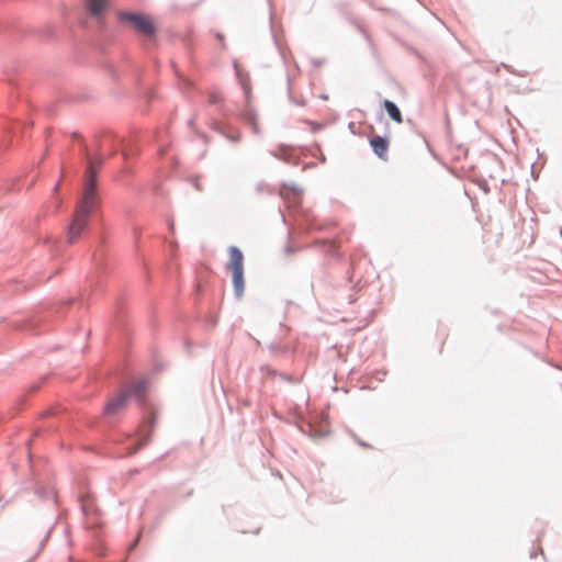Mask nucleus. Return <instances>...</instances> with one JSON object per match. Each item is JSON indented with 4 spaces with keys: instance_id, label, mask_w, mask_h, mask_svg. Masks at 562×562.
I'll list each match as a JSON object with an SVG mask.
<instances>
[{
    "instance_id": "nucleus-1",
    "label": "nucleus",
    "mask_w": 562,
    "mask_h": 562,
    "mask_svg": "<svg viewBox=\"0 0 562 562\" xmlns=\"http://www.w3.org/2000/svg\"><path fill=\"white\" fill-rule=\"evenodd\" d=\"M124 145V139L112 133H104L98 140V153L91 155L88 147L82 144V156L87 161L85 176L82 180L81 194L77 201L76 210L70 223L67 226V241L72 245L88 229L90 216L95 213L101 200L98 193V175L103 164L102 150H109V156H114Z\"/></svg>"
},
{
    "instance_id": "nucleus-2",
    "label": "nucleus",
    "mask_w": 562,
    "mask_h": 562,
    "mask_svg": "<svg viewBox=\"0 0 562 562\" xmlns=\"http://www.w3.org/2000/svg\"><path fill=\"white\" fill-rule=\"evenodd\" d=\"M116 18L122 26L132 30L147 48L155 45L158 36V27L147 14L137 11L121 10L117 11Z\"/></svg>"
},
{
    "instance_id": "nucleus-3",
    "label": "nucleus",
    "mask_w": 562,
    "mask_h": 562,
    "mask_svg": "<svg viewBox=\"0 0 562 562\" xmlns=\"http://www.w3.org/2000/svg\"><path fill=\"white\" fill-rule=\"evenodd\" d=\"M347 274V281L344 285L335 284L333 289H322L321 296L340 306L353 304L358 299L357 293L360 291L361 286L358 282H352V269H349Z\"/></svg>"
},
{
    "instance_id": "nucleus-4",
    "label": "nucleus",
    "mask_w": 562,
    "mask_h": 562,
    "mask_svg": "<svg viewBox=\"0 0 562 562\" xmlns=\"http://www.w3.org/2000/svg\"><path fill=\"white\" fill-rule=\"evenodd\" d=\"M76 299L71 297L67 301H60L53 305H50L48 308L38 312L36 315H34L31 318L23 319L20 323L15 324V327L19 329L30 330L35 335L41 334L40 326L46 324L50 319L59 316L66 306L71 305Z\"/></svg>"
},
{
    "instance_id": "nucleus-5",
    "label": "nucleus",
    "mask_w": 562,
    "mask_h": 562,
    "mask_svg": "<svg viewBox=\"0 0 562 562\" xmlns=\"http://www.w3.org/2000/svg\"><path fill=\"white\" fill-rule=\"evenodd\" d=\"M228 256L226 269L232 272L234 296L236 300H240L245 292L244 255L237 246H231L228 248Z\"/></svg>"
},
{
    "instance_id": "nucleus-6",
    "label": "nucleus",
    "mask_w": 562,
    "mask_h": 562,
    "mask_svg": "<svg viewBox=\"0 0 562 562\" xmlns=\"http://www.w3.org/2000/svg\"><path fill=\"white\" fill-rule=\"evenodd\" d=\"M157 416L150 412L145 418L139 428L140 440L130 451L131 454L136 453L142 447L149 442L154 427L156 425Z\"/></svg>"
},
{
    "instance_id": "nucleus-7",
    "label": "nucleus",
    "mask_w": 562,
    "mask_h": 562,
    "mask_svg": "<svg viewBox=\"0 0 562 562\" xmlns=\"http://www.w3.org/2000/svg\"><path fill=\"white\" fill-rule=\"evenodd\" d=\"M147 390V380L145 378L137 379L125 387L124 391H122L123 394L127 395V400L135 398L139 405L145 406L146 405V398L145 393Z\"/></svg>"
},
{
    "instance_id": "nucleus-8",
    "label": "nucleus",
    "mask_w": 562,
    "mask_h": 562,
    "mask_svg": "<svg viewBox=\"0 0 562 562\" xmlns=\"http://www.w3.org/2000/svg\"><path fill=\"white\" fill-rule=\"evenodd\" d=\"M85 5L88 14L95 19L97 23L104 27V15L109 8L108 0H85Z\"/></svg>"
},
{
    "instance_id": "nucleus-9",
    "label": "nucleus",
    "mask_w": 562,
    "mask_h": 562,
    "mask_svg": "<svg viewBox=\"0 0 562 562\" xmlns=\"http://www.w3.org/2000/svg\"><path fill=\"white\" fill-rule=\"evenodd\" d=\"M370 147L374 155L382 160H387V150L390 146V137L387 134H373L369 138Z\"/></svg>"
},
{
    "instance_id": "nucleus-10",
    "label": "nucleus",
    "mask_w": 562,
    "mask_h": 562,
    "mask_svg": "<svg viewBox=\"0 0 562 562\" xmlns=\"http://www.w3.org/2000/svg\"><path fill=\"white\" fill-rule=\"evenodd\" d=\"M311 286L315 295L321 296L322 289H333L335 284L331 282L329 274L319 267L313 274Z\"/></svg>"
},
{
    "instance_id": "nucleus-11",
    "label": "nucleus",
    "mask_w": 562,
    "mask_h": 562,
    "mask_svg": "<svg viewBox=\"0 0 562 562\" xmlns=\"http://www.w3.org/2000/svg\"><path fill=\"white\" fill-rule=\"evenodd\" d=\"M271 155L281 161L293 166H297L300 164V158L294 154V147L286 144H280L276 150L271 151Z\"/></svg>"
},
{
    "instance_id": "nucleus-12",
    "label": "nucleus",
    "mask_w": 562,
    "mask_h": 562,
    "mask_svg": "<svg viewBox=\"0 0 562 562\" xmlns=\"http://www.w3.org/2000/svg\"><path fill=\"white\" fill-rule=\"evenodd\" d=\"M127 395L122 392L110 400L103 408V415L105 417H112L120 414L127 405Z\"/></svg>"
},
{
    "instance_id": "nucleus-13",
    "label": "nucleus",
    "mask_w": 562,
    "mask_h": 562,
    "mask_svg": "<svg viewBox=\"0 0 562 562\" xmlns=\"http://www.w3.org/2000/svg\"><path fill=\"white\" fill-rule=\"evenodd\" d=\"M105 239L104 236H99L98 248L92 254V262L98 270H102L104 268L105 260V250H104Z\"/></svg>"
},
{
    "instance_id": "nucleus-14",
    "label": "nucleus",
    "mask_w": 562,
    "mask_h": 562,
    "mask_svg": "<svg viewBox=\"0 0 562 562\" xmlns=\"http://www.w3.org/2000/svg\"><path fill=\"white\" fill-rule=\"evenodd\" d=\"M382 105H383V109L385 110V112L387 113L389 117L392 121H394L396 123H402L403 122L402 112H401L400 108L397 106V104L394 101L385 99L382 102Z\"/></svg>"
},
{
    "instance_id": "nucleus-15",
    "label": "nucleus",
    "mask_w": 562,
    "mask_h": 562,
    "mask_svg": "<svg viewBox=\"0 0 562 562\" xmlns=\"http://www.w3.org/2000/svg\"><path fill=\"white\" fill-rule=\"evenodd\" d=\"M137 137L136 135L132 137L128 144L122 145V156L125 160H127L132 155H139L140 149L137 146Z\"/></svg>"
},
{
    "instance_id": "nucleus-16",
    "label": "nucleus",
    "mask_w": 562,
    "mask_h": 562,
    "mask_svg": "<svg viewBox=\"0 0 562 562\" xmlns=\"http://www.w3.org/2000/svg\"><path fill=\"white\" fill-rule=\"evenodd\" d=\"M234 70H235L236 78L238 79V81L241 86V89L245 93L246 99L249 100L251 97L250 86L244 80V78L241 76V70L239 68L237 60H234Z\"/></svg>"
},
{
    "instance_id": "nucleus-17",
    "label": "nucleus",
    "mask_w": 562,
    "mask_h": 562,
    "mask_svg": "<svg viewBox=\"0 0 562 562\" xmlns=\"http://www.w3.org/2000/svg\"><path fill=\"white\" fill-rule=\"evenodd\" d=\"M212 128L217 132L218 134L223 135L227 140H229L233 144H237L240 140V137L238 134L227 133L224 131V128L221 126V124L216 121L213 122Z\"/></svg>"
},
{
    "instance_id": "nucleus-18",
    "label": "nucleus",
    "mask_w": 562,
    "mask_h": 562,
    "mask_svg": "<svg viewBox=\"0 0 562 562\" xmlns=\"http://www.w3.org/2000/svg\"><path fill=\"white\" fill-rule=\"evenodd\" d=\"M35 493L36 495L42 499V501H45V502H48V501H53L54 503H56V493L55 491L48 488V487H44V486H38L36 490H35Z\"/></svg>"
},
{
    "instance_id": "nucleus-19",
    "label": "nucleus",
    "mask_w": 562,
    "mask_h": 562,
    "mask_svg": "<svg viewBox=\"0 0 562 562\" xmlns=\"http://www.w3.org/2000/svg\"><path fill=\"white\" fill-rule=\"evenodd\" d=\"M54 529V524L50 525L46 532H45V536L41 539V541L38 542L37 547H36V550L34 551V553L32 554L30 561L34 560L38 554L40 552L43 550V548L45 547V543L46 541L48 540L50 533H52V530Z\"/></svg>"
},
{
    "instance_id": "nucleus-20",
    "label": "nucleus",
    "mask_w": 562,
    "mask_h": 562,
    "mask_svg": "<svg viewBox=\"0 0 562 562\" xmlns=\"http://www.w3.org/2000/svg\"><path fill=\"white\" fill-rule=\"evenodd\" d=\"M46 243L49 246V251L54 256L58 255L61 251L63 247L65 246V243H63L61 240L53 241V240L47 239Z\"/></svg>"
},
{
    "instance_id": "nucleus-21",
    "label": "nucleus",
    "mask_w": 562,
    "mask_h": 562,
    "mask_svg": "<svg viewBox=\"0 0 562 562\" xmlns=\"http://www.w3.org/2000/svg\"><path fill=\"white\" fill-rule=\"evenodd\" d=\"M286 82H288V97H289V101L295 105H299V106H305V101L303 99H295L293 95H292V92H291V79H290V76L286 75Z\"/></svg>"
},
{
    "instance_id": "nucleus-22",
    "label": "nucleus",
    "mask_w": 562,
    "mask_h": 562,
    "mask_svg": "<svg viewBox=\"0 0 562 562\" xmlns=\"http://www.w3.org/2000/svg\"><path fill=\"white\" fill-rule=\"evenodd\" d=\"M241 117L247 124H255L257 122V115L254 110L246 109L241 112Z\"/></svg>"
},
{
    "instance_id": "nucleus-23",
    "label": "nucleus",
    "mask_w": 562,
    "mask_h": 562,
    "mask_svg": "<svg viewBox=\"0 0 562 562\" xmlns=\"http://www.w3.org/2000/svg\"><path fill=\"white\" fill-rule=\"evenodd\" d=\"M155 140L158 143L159 147H158V154L160 156L165 155V153L167 151V147L164 145L162 143V138H161V134L160 133H156L155 134Z\"/></svg>"
},
{
    "instance_id": "nucleus-24",
    "label": "nucleus",
    "mask_w": 562,
    "mask_h": 562,
    "mask_svg": "<svg viewBox=\"0 0 562 562\" xmlns=\"http://www.w3.org/2000/svg\"><path fill=\"white\" fill-rule=\"evenodd\" d=\"M260 371L263 375H267V376H277L279 375V372L274 369H272L271 367L269 366H261L260 367Z\"/></svg>"
},
{
    "instance_id": "nucleus-25",
    "label": "nucleus",
    "mask_w": 562,
    "mask_h": 562,
    "mask_svg": "<svg viewBox=\"0 0 562 562\" xmlns=\"http://www.w3.org/2000/svg\"><path fill=\"white\" fill-rule=\"evenodd\" d=\"M46 379L47 376H43L40 382H34L30 384L29 387L25 390V393H33L40 390L42 383H44Z\"/></svg>"
},
{
    "instance_id": "nucleus-26",
    "label": "nucleus",
    "mask_w": 562,
    "mask_h": 562,
    "mask_svg": "<svg viewBox=\"0 0 562 562\" xmlns=\"http://www.w3.org/2000/svg\"><path fill=\"white\" fill-rule=\"evenodd\" d=\"M282 188H283V189H289V190H291V191H292V192H294V193H301V192H302V189H300L299 187H296V186H295V184H293V183H292V184H290V183H285V182H284V183L282 184Z\"/></svg>"
},
{
    "instance_id": "nucleus-27",
    "label": "nucleus",
    "mask_w": 562,
    "mask_h": 562,
    "mask_svg": "<svg viewBox=\"0 0 562 562\" xmlns=\"http://www.w3.org/2000/svg\"><path fill=\"white\" fill-rule=\"evenodd\" d=\"M283 381H286L289 383H297V380L294 379L292 375H289L286 373H279V375Z\"/></svg>"
},
{
    "instance_id": "nucleus-28",
    "label": "nucleus",
    "mask_w": 562,
    "mask_h": 562,
    "mask_svg": "<svg viewBox=\"0 0 562 562\" xmlns=\"http://www.w3.org/2000/svg\"><path fill=\"white\" fill-rule=\"evenodd\" d=\"M80 508H81V512L85 516L89 515L90 513V507L88 504H86V502L80 497Z\"/></svg>"
},
{
    "instance_id": "nucleus-29",
    "label": "nucleus",
    "mask_w": 562,
    "mask_h": 562,
    "mask_svg": "<svg viewBox=\"0 0 562 562\" xmlns=\"http://www.w3.org/2000/svg\"><path fill=\"white\" fill-rule=\"evenodd\" d=\"M209 101H210V103H212V104H218V103H220V101H221V98H220V95H218V94H216V93H212V94L210 95Z\"/></svg>"
},
{
    "instance_id": "nucleus-30",
    "label": "nucleus",
    "mask_w": 562,
    "mask_h": 562,
    "mask_svg": "<svg viewBox=\"0 0 562 562\" xmlns=\"http://www.w3.org/2000/svg\"><path fill=\"white\" fill-rule=\"evenodd\" d=\"M215 37L222 43V47L225 48L226 45L224 43V35L222 33H220V32H216L215 33Z\"/></svg>"
},
{
    "instance_id": "nucleus-31",
    "label": "nucleus",
    "mask_w": 562,
    "mask_h": 562,
    "mask_svg": "<svg viewBox=\"0 0 562 562\" xmlns=\"http://www.w3.org/2000/svg\"><path fill=\"white\" fill-rule=\"evenodd\" d=\"M251 125V128H252V133L256 134V135H259L260 134V130H259V126L257 124V122H255V124H250Z\"/></svg>"
},
{
    "instance_id": "nucleus-32",
    "label": "nucleus",
    "mask_w": 562,
    "mask_h": 562,
    "mask_svg": "<svg viewBox=\"0 0 562 562\" xmlns=\"http://www.w3.org/2000/svg\"><path fill=\"white\" fill-rule=\"evenodd\" d=\"M199 135V137L204 142V143H207L209 142V137L205 133L203 132H198L196 133Z\"/></svg>"
},
{
    "instance_id": "nucleus-33",
    "label": "nucleus",
    "mask_w": 562,
    "mask_h": 562,
    "mask_svg": "<svg viewBox=\"0 0 562 562\" xmlns=\"http://www.w3.org/2000/svg\"><path fill=\"white\" fill-rule=\"evenodd\" d=\"M312 63L315 67H319L324 64V60L323 59H313Z\"/></svg>"
},
{
    "instance_id": "nucleus-34",
    "label": "nucleus",
    "mask_w": 562,
    "mask_h": 562,
    "mask_svg": "<svg viewBox=\"0 0 562 562\" xmlns=\"http://www.w3.org/2000/svg\"><path fill=\"white\" fill-rule=\"evenodd\" d=\"M122 172H123L124 175H131V173H132V170H131L128 167H125V168L122 170Z\"/></svg>"
},
{
    "instance_id": "nucleus-35",
    "label": "nucleus",
    "mask_w": 562,
    "mask_h": 562,
    "mask_svg": "<svg viewBox=\"0 0 562 562\" xmlns=\"http://www.w3.org/2000/svg\"><path fill=\"white\" fill-rule=\"evenodd\" d=\"M358 443H359V446H361V447H370V446H369V443H367V442H364V441H362V440H358Z\"/></svg>"
},
{
    "instance_id": "nucleus-36",
    "label": "nucleus",
    "mask_w": 562,
    "mask_h": 562,
    "mask_svg": "<svg viewBox=\"0 0 562 562\" xmlns=\"http://www.w3.org/2000/svg\"><path fill=\"white\" fill-rule=\"evenodd\" d=\"M193 125H194V119H190V120L188 121V126L192 128V127H193Z\"/></svg>"
},
{
    "instance_id": "nucleus-37",
    "label": "nucleus",
    "mask_w": 562,
    "mask_h": 562,
    "mask_svg": "<svg viewBox=\"0 0 562 562\" xmlns=\"http://www.w3.org/2000/svg\"><path fill=\"white\" fill-rule=\"evenodd\" d=\"M59 184H60V181L56 182L55 186H54V192H57L58 188H59Z\"/></svg>"
},
{
    "instance_id": "nucleus-38",
    "label": "nucleus",
    "mask_w": 562,
    "mask_h": 562,
    "mask_svg": "<svg viewBox=\"0 0 562 562\" xmlns=\"http://www.w3.org/2000/svg\"><path fill=\"white\" fill-rule=\"evenodd\" d=\"M319 160H321L322 162H325V161H326V157H325L324 155H321Z\"/></svg>"
},
{
    "instance_id": "nucleus-39",
    "label": "nucleus",
    "mask_w": 562,
    "mask_h": 562,
    "mask_svg": "<svg viewBox=\"0 0 562 562\" xmlns=\"http://www.w3.org/2000/svg\"><path fill=\"white\" fill-rule=\"evenodd\" d=\"M536 555H537V553H536V552H531V553H530V558H531V559L536 558Z\"/></svg>"
},
{
    "instance_id": "nucleus-40",
    "label": "nucleus",
    "mask_w": 562,
    "mask_h": 562,
    "mask_svg": "<svg viewBox=\"0 0 562 562\" xmlns=\"http://www.w3.org/2000/svg\"><path fill=\"white\" fill-rule=\"evenodd\" d=\"M154 191H155V193H156V194H158L159 187H158V186H157V187H155Z\"/></svg>"
},
{
    "instance_id": "nucleus-41",
    "label": "nucleus",
    "mask_w": 562,
    "mask_h": 562,
    "mask_svg": "<svg viewBox=\"0 0 562 562\" xmlns=\"http://www.w3.org/2000/svg\"><path fill=\"white\" fill-rule=\"evenodd\" d=\"M257 191L260 192L261 191V184H258L257 186Z\"/></svg>"
},
{
    "instance_id": "nucleus-42",
    "label": "nucleus",
    "mask_w": 562,
    "mask_h": 562,
    "mask_svg": "<svg viewBox=\"0 0 562 562\" xmlns=\"http://www.w3.org/2000/svg\"><path fill=\"white\" fill-rule=\"evenodd\" d=\"M24 396H25V395H21V396H20L21 402H25Z\"/></svg>"
},
{
    "instance_id": "nucleus-43",
    "label": "nucleus",
    "mask_w": 562,
    "mask_h": 562,
    "mask_svg": "<svg viewBox=\"0 0 562 562\" xmlns=\"http://www.w3.org/2000/svg\"><path fill=\"white\" fill-rule=\"evenodd\" d=\"M383 119V114H379V120L381 121Z\"/></svg>"
}]
</instances>
